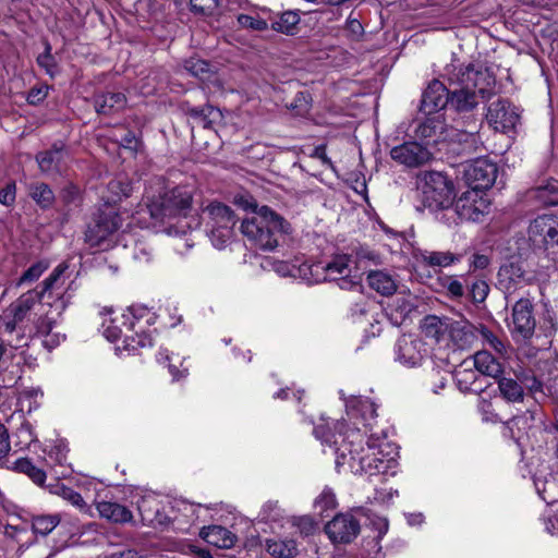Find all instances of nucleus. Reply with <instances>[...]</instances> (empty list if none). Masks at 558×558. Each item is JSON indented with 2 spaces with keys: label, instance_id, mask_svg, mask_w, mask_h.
Listing matches in <instances>:
<instances>
[{
  "label": "nucleus",
  "instance_id": "52",
  "mask_svg": "<svg viewBox=\"0 0 558 558\" xmlns=\"http://www.w3.org/2000/svg\"><path fill=\"white\" fill-rule=\"evenodd\" d=\"M219 0H190L191 10L196 14L211 15L218 7Z\"/></svg>",
  "mask_w": 558,
  "mask_h": 558
},
{
  "label": "nucleus",
  "instance_id": "4",
  "mask_svg": "<svg viewBox=\"0 0 558 558\" xmlns=\"http://www.w3.org/2000/svg\"><path fill=\"white\" fill-rule=\"evenodd\" d=\"M242 234L256 247L272 251L278 246L279 235L290 232V223L267 206L241 223Z\"/></svg>",
  "mask_w": 558,
  "mask_h": 558
},
{
  "label": "nucleus",
  "instance_id": "40",
  "mask_svg": "<svg viewBox=\"0 0 558 558\" xmlns=\"http://www.w3.org/2000/svg\"><path fill=\"white\" fill-rule=\"evenodd\" d=\"M130 330L134 331V335L125 336V349L126 350H136L138 348L153 347L154 340L150 333L136 330L135 324L131 323Z\"/></svg>",
  "mask_w": 558,
  "mask_h": 558
},
{
  "label": "nucleus",
  "instance_id": "30",
  "mask_svg": "<svg viewBox=\"0 0 558 558\" xmlns=\"http://www.w3.org/2000/svg\"><path fill=\"white\" fill-rule=\"evenodd\" d=\"M186 112L195 123L204 129H213L214 125L222 119L221 111L210 105L204 107H191Z\"/></svg>",
  "mask_w": 558,
  "mask_h": 558
},
{
  "label": "nucleus",
  "instance_id": "27",
  "mask_svg": "<svg viewBox=\"0 0 558 558\" xmlns=\"http://www.w3.org/2000/svg\"><path fill=\"white\" fill-rule=\"evenodd\" d=\"M462 254H454L449 251L447 252H438V251H421L416 258L420 263L429 266V267H449L452 264L459 263L462 259Z\"/></svg>",
  "mask_w": 558,
  "mask_h": 558
},
{
  "label": "nucleus",
  "instance_id": "17",
  "mask_svg": "<svg viewBox=\"0 0 558 558\" xmlns=\"http://www.w3.org/2000/svg\"><path fill=\"white\" fill-rule=\"evenodd\" d=\"M68 269L65 263L59 264L48 278L43 281V288L37 291L43 300H47V304L51 305L50 299L56 298V310L59 314L65 308V302L63 300V290L65 284L64 272Z\"/></svg>",
  "mask_w": 558,
  "mask_h": 558
},
{
  "label": "nucleus",
  "instance_id": "12",
  "mask_svg": "<svg viewBox=\"0 0 558 558\" xmlns=\"http://www.w3.org/2000/svg\"><path fill=\"white\" fill-rule=\"evenodd\" d=\"M452 205L461 219L477 221L488 210L489 202L485 193L469 189Z\"/></svg>",
  "mask_w": 558,
  "mask_h": 558
},
{
  "label": "nucleus",
  "instance_id": "13",
  "mask_svg": "<svg viewBox=\"0 0 558 558\" xmlns=\"http://www.w3.org/2000/svg\"><path fill=\"white\" fill-rule=\"evenodd\" d=\"M360 529V522L351 513H340L326 524L325 532L333 544H348L359 535Z\"/></svg>",
  "mask_w": 558,
  "mask_h": 558
},
{
  "label": "nucleus",
  "instance_id": "6",
  "mask_svg": "<svg viewBox=\"0 0 558 558\" xmlns=\"http://www.w3.org/2000/svg\"><path fill=\"white\" fill-rule=\"evenodd\" d=\"M417 190L422 204L430 210H439L453 204V184L441 172L425 171L417 177Z\"/></svg>",
  "mask_w": 558,
  "mask_h": 558
},
{
  "label": "nucleus",
  "instance_id": "57",
  "mask_svg": "<svg viewBox=\"0 0 558 558\" xmlns=\"http://www.w3.org/2000/svg\"><path fill=\"white\" fill-rule=\"evenodd\" d=\"M48 86H35L33 87L27 95V101L31 105H38L41 101L45 100V98L48 96Z\"/></svg>",
  "mask_w": 558,
  "mask_h": 558
},
{
  "label": "nucleus",
  "instance_id": "16",
  "mask_svg": "<svg viewBox=\"0 0 558 558\" xmlns=\"http://www.w3.org/2000/svg\"><path fill=\"white\" fill-rule=\"evenodd\" d=\"M512 333L514 338L520 337L523 340L530 339L535 330V318L533 316V305L527 299H520L512 308Z\"/></svg>",
  "mask_w": 558,
  "mask_h": 558
},
{
  "label": "nucleus",
  "instance_id": "43",
  "mask_svg": "<svg viewBox=\"0 0 558 558\" xmlns=\"http://www.w3.org/2000/svg\"><path fill=\"white\" fill-rule=\"evenodd\" d=\"M478 335L482 337L483 342L493 350H495L498 354H500L501 356H505L507 354V344L487 327L481 326L478 328Z\"/></svg>",
  "mask_w": 558,
  "mask_h": 558
},
{
  "label": "nucleus",
  "instance_id": "38",
  "mask_svg": "<svg viewBox=\"0 0 558 558\" xmlns=\"http://www.w3.org/2000/svg\"><path fill=\"white\" fill-rule=\"evenodd\" d=\"M457 384L461 391L481 393L485 387L473 371H462L457 374Z\"/></svg>",
  "mask_w": 558,
  "mask_h": 558
},
{
  "label": "nucleus",
  "instance_id": "64",
  "mask_svg": "<svg viewBox=\"0 0 558 558\" xmlns=\"http://www.w3.org/2000/svg\"><path fill=\"white\" fill-rule=\"evenodd\" d=\"M291 107L293 109L300 108L302 111L308 110V100L304 93H298L295 97V104H292Z\"/></svg>",
  "mask_w": 558,
  "mask_h": 558
},
{
  "label": "nucleus",
  "instance_id": "29",
  "mask_svg": "<svg viewBox=\"0 0 558 558\" xmlns=\"http://www.w3.org/2000/svg\"><path fill=\"white\" fill-rule=\"evenodd\" d=\"M450 326L451 320L449 318L428 315L424 318L421 328L426 338L439 342L449 333Z\"/></svg>",
  "mask_w": 558,
  "mask_h": 558
},
{
  "label": "nucleus",
  "instance_id": "48",
  "mask_svg": "<svg viewBox=\"0 0 558 558\" xmlns=\"http://www.w3.org/2000/svg\"><path fill=\"white\" fill-rule=\"evenodd\" d=\"M441 286L447 291V294L452 299H461L464 296V284L454 276L444 277L441 279Z\"/></svg>",
  "mask_w": 558,
  "mask_h": 558
},
{
  "label": "nucleus",
  "instance_id": "47",
  "mask_svg": "<svg viewBox=\"0 0 558 558\" xmlns=\"http://www.w3.org/2000/svg\"><path fill=\"white\" fill-rule=\"evenodd\" d=\"M60 198L69 209L77 207L82 201L80 189L74 184H68L61 190Z\"/></svg>",
  "mask_w": 558,
  "mask_h": 558
},
{
  "label": "nucleus",
  "instance_id": "1",
  "mask_svg": "<svg viewBox=\"0 0 558 558\" xmlns=\"http://www.w3.org/2000/svg\"><path fill=\"white\" fill-rule=\"evenodd\" d=\"M449 82L448 110L457 114L462 134L475 142L482 122L475 114L481 100H487L495 94L494 74L482 65L474 64L446 68Z\"/></svg>",
  "mask_w": 558,
  "mask_h": 558
},
{
  "label": "nucleus",
  "instance_id": "61",
  "mask_svg": "<svg viewBox=\"0 0 558 558\" xmlns=\"http://www.w3.org/2000/svg\"><path fill=\"white\" fill-rule=\"evenodd\" d=\"M490 263V259L487 255L484 254H473L472 259L470 262V268L473 270L485 269Z\"/></svg>",
  "mask_w": 558,
  "mask_h": 558
},
{
  "label": "nucleus",
  "instance_id": "22",
  "mask_svg": "<svg viewBox=\"0 0 558 558\" xmlns=\"http://www.w3.org/2000/svg\"><path fill=\"white\" fill-rule=\"evenodd\" d=\"M125 106L126 97L120 92H105L94 97V107L98 114H113L123 110Z\"/></svg>",
  "mask_w": 558,
  "mask_h": 558
},
{
  "label": "nucleus",
  "instance_id": "44",
  "mask_svg": "<svg viewBox=\"0 0 558 558\" xmlns=\"http://www.w3.org/2000/svg\"><path fill=\"white\" fill-rule=\"evenodd\" d=\"M37 63L50 77H54L59 73L58 64L51 53V46L49 43H46L45 51L37 57Z\"/></svg>",
  "mask_w": 558,
  "mask_h": 558
},
{
  "label": "nucleus",
  "instance_id": "62",
  "mask_svg": "<svg viewBox=\"0 0 558 558\" xmlns=\"http://www.w3.org/2000/svg\"><path fill=\"white\" fill-rule=\"evenodd\" d=\"M48 458L57 464L62 465L66 460V454L60 447H56L48 453Z\"/></svg>",
  "mask_w": 558,
  "mask_h": 558
},
{
  "label": "nucleus",
  "instance_id": "25",
  "mask_svg": "<svg viewBox=\"0 0 558 558\" xmlns=\"http://www.w3.org/2000/svg\"><path fill=\"white\" fill-rule=\"evenodd\" d=\"M368 286L384 296H390L398 289V281L395 275L387 270H371L367 274Z\"/></svg>",
  "mask_w": 558,
  "mask_h": 558
},
{
  "label": "nucleus",
  "instance_id": "31",
  "mask_svg": "<svg viewBox=\"0 0 558 558\" xmlns=\"http://www.w3.org/2000/svg\"><path fill=\"white\" fill-rule=\"evenodd\" d=\"M28 195L41 209L51 208L56 201L52 189L44 182L31 183L28 186Z\"/></svg>",
  "mask_w": 558,
  "mask_h": 558
},
{
  "label": "nucleus",
  "instance_id": "28",
  "mask_svg": "<svg viewBox=\"0 0 558 558\" xmlns=\"http://www.w3.org/2000/svg\"><path fill=\"white\" fill-rule=\"evenodd\" d=\"M474 366L482 375L493 378H499L504 373L502 364L499 360L486 350L474 354Z\"/></svg>",
  "mask_w": 558,
  "mask_h": 558
},
{
  "label": "nucleus",
  "instance_id": "51",
  "mask_svg": "<svg viewBox=\"0 0 558 558\" xmlns=\"http://www.w3.org/2000/svg\"><path fill=\"white\" fill-rule=\"evenodd\" d=\"M59 495L66 501H69L72 506L76 507L82 511L87 510V505L84 501L82 495L74 489L62 486L59 488Z\"/></svg>",
  "mask_w": 558,
  "mask_h": 558
},
{
  "label": "nucleus",
  "instance_id": "46",
  "mask_svg": "<svg viewBox=\"0 0 558 558\" xmlns=\"http://www.w3.org/2000/svg\"><path fill=\"white\" fill-rule=\"evenodd\" d=\"M469 295L474 303H483L489 293V286L484 279H475L468 287Z\"/></svg>",
  "mask_w": 558,
  "mask_h": 558
},
{
  "label": "nucleus",
  "instance_id": "33",
  "mask_svg": "<svg viewBox=\"0 0 558 558\" xmlns=\"http://www.w3.org/2000/svg\"><path fill=\"white\" fill-rule=\"evenodd\" d=\"M43 300L37 291H28L21 295L11 306L10 313L16 320H23L37 301Z\"/></svg>",
  "mask_w": 558,
  "mask_h": 558
},
{
  "label": "nucleus",
  "instance_id": "63",
  "mask_svg": "<svg viewBox=\"0 0 558 558\" xmlns=\"http://www.w3.org/2000/svg\"><path fill=\"white\" fill-rule=\"evenodd\" d=\"M314 434L317 438L322 439L323 441L325 442H333V444H337V440L332 438L335 437L333 434H330V433H326L324 427L322 426H317L314 428Z\"/></svg>",
  "mask_w": 558,
  "mask_h": 558
},
{
  "label": "nucleus",
  "instance_id": "20",
  "mask_svg": "<svg viewBox=\"0 0 558 558\" xmlns=\"http://www.w3.org/2000/svg\"><path fill=\"white\" fill-rule=\"evenodd\" d=\"M391 158L407 167H418L432 158V153L416 142H408L390 150Z\"/></svg>",
  "mask_w": 558,
  "mask_h": 558
},
{
  "label": "nucleus",
  "instance_id": "35",
  "mask_svg": "<svg viewBox=\"0 0 558 558\" xmlns=\"http://www.w3.org/2000/svg\"><path fill=\"white\" fill-rule=\"evenodd\" d=\"M267 551L278 558H292L298 555V547L292 539H267L266 541Z\"/></svg>",
  "mask_w": 558,
  "mask_h": 558
},
{
  "label": "nucleus",
  "instance_id": "14",
  "mask_svg": "<svg viewBox=\"0 0 558 558\" xmlns=\"http://www.w3.org/2000/svg\"><path fill=\"white\" fill-rule=\"evenodd\" d=\"M486 119L496 131L505 133L515 128L520 114L509 101L498 99L488 107Z\"/></svg>",
  "mask_w": 558,
  "mask_h": 558
},
{
  "label": "nucleus",
  "instance_id": "45",
  "mask_svg": "<svg viewBox=\"0 0 558 558\" xmlns=\"http://www.w3.org/2000/svg\"><path fill=\"white\" fill-rule=\"evenodd\" d=\"M16 437L19 439L17 445L21 448H28L32 444L37 442V435L28 421H23L21 426L16 430Z\"/></svg>",
  "mask_w": 558,
  "mask_h": 558
},
{
  "label": "nucleus",
  "instance_id": "56",
  "mask_svg": "<svg viewBox=\"0 0 558 558\" xmlns=\"http://www.w3.org/2000/svg\"><path fill=\"white\" fill-rule=\"evenodd\" d=\"M16 186L14 182L8 183L0 191V204L11 206L15 202Z\"/></svg>",
  "mask_w": 558,
  "mask_h": 558
},
{
  "label": "nucleus",
  "instance_id": "58",
  "mask_svg": "<svg viewBox=\"0 0 558 558\" xmlns=\"http://www.w3.org/2000/svg\"><path fill=\"white\" fill-rule=\"evenodd\" d=\"M54 324V318L49 317L48 315L40 317L36 323V335L44 337L45 335L52 332Z\"/></svg>",
  "mask_w": 558,
  "mask_h": 558
},
{
  "label": "nucleus",
  "instance_id": "15",
  "mask_svg": "<svg viewBox=\"0 0 558 558\" xmlns=\"http://www.w3.org/2000/svg\"><path fill=\"white\" fill-rule=\"evenodd\" d=\"M69 150L62 143H54L49 149L39 151L36 161L40 171L47 175H61L66 169Z\"/></svg>",
  "mask_w": 558,
  "mask_h": 558
},
{
  "label": "nucleus",
  "instance_id": "49",
  "mask_svg": "<svg viewBox=\"0 0 558 558\" xmlns=\"http://www.w3.org/2000/svg\"><path fill=\"white\" fill-rule=\"evenodd\" d=\"M238 23L241 27L252 31H265L268 27V24L265 20L260 19L257 14H239Z\"/></svg>",
  "mask_w": 558,
  "mask_h": 558
},
{
  "label": "nucleus",
  "instance_id": "21",
  "mask_svg": "<svg viewBox=\"0 0 558 558\" xmlns=\"http://www.w3.org/2000/svg\"><path fill=\"white\" fill-rule=\"evenodd\" d=\"M423 343L411 336H402L397 342V359L404 365H418L423 359Z\"/></svg>",
  "mask_w": 558,
  "mask_h": 558
},
{
  "label": "nucleus",
  "instance_id": "19",
  "mask_svg": "<svg viewBox=\"0 0 558 558\" xmlns=\"http://www.w3.org/2000/svg\"><path fill=\"white\" fill-rule=\"evenodd\" d=\"M448 107L449 86H445L442 82L436 78L430 81L422 95L421 111L430 114L439 112L441 109H448Z\"/></svg>",
  "mask_w": 558,
  "mask_h": 558
},
{
  "label": "nucleus",
  "instance_id": "2",
  "mask_svg": "<svg viewBox=\"0 0 558 558\" xmlns=\"http://www.w3.org/2000/svg\"><path fill=\"white\" fill-rule=\"evenodd\" d=\"M347 438L336 451L335 463L339 473L350 472L371 477L384 474L390 468L391 460L383 458L379 445L369 439L366 447L363 446L359 430L350 432Z\"/></svg>",
  "mask_w": 558,
  "mask_h": 558
},
{
  "label": "nucleus",
  "instance_id": "26",
  "mask_svg": "<svg viewBox=\"0 0 558 558\" xmlns=\"http://www.w3.org/2000/svg\"><path fill=\"white\" fill-rule=\"evenodd\" d=\"M96 509L101 518L113 523H128L133 519L131 510L118 502L99 501Z\"/></svg>",
  "mask_w": 558,
  "mask_h": 558
},
{
  "label": "nucleus",
  "instance_id": "39",
  "mask_svg": "<svg viewBox=\"0 0 558 558\" xmlns=\"http://www.w3.org/2000/svg\"><path fill=\"white\" fill-rule=\"evenodd\" d=\"M13 470L27 475L37 485H43L46 481V473L34 465L28 458L17 459L14 462Z\"/></svg>",
  "mask_w": 558,
  "mask_h": 558
},
{
  "label": "nucleus",
  "instance_id": "34",
  "mask_svg": "<svg viewBox=\"0 0 558 558\" xmlns=\"http://www.w3.org/2000/svg\"><path fill=\"white\" fill-rule=\"evenodd\" d=\"M497 379L498 388L504 399L508 402H520L523 400L524 392L520 381L502 376Z\"/></svg>",
  "mask_w": 558,
  "mask_h": 558
},
{
  "label": "nucleus",
  "instance_id": "24",
  "mask_svg": "<svg viewBox=\"0 0 558 558\" xmlns=\"http://www.w3.org/2000/svg\"><path fill=\"white\" fill-rule=\"evenodd\" d=\"M201 537L208 544L217 548H231L236 542V535L221 525H210L203 527Z\"/></svg>",
  "mask_w": 558,
  "mask_h": 558
},
{
  "label": "nucleus",
  "instance_id": "8",
  "mask_svg": "<svg viewBox=\"0 0 558 558\" xmlns=\"http://www.w3.org/2000/svg\"><path fill=\"white\" fill-rule=\"evenodd\" d=\"M122 227L121 215L110 206H105L94 217L84 233V241L90 247H98Z\"/></svg>",
  "mask_w": 558,
  "mask_h": 558
},
{
  "label": "nucleus",
  "instance_id": "37",
  "mask_svg": "<svg viewBox=\"0 0 558 558\" xmlns=\"http://www.w3.org/2000/svg\"><path fill=\"white\" fill-rule=\"evenodd\" d=\"M61 521L60 514H40L32 520V530L36 535L47 536Z\"/></svg>",
  "mask_w": 558,
  "mask_h": 558
},
{
  "label": "nucleus",
  "instance_id": "59",
  "mask_svg": "<svg viewBox=\"0 0 558 558\" xmlns=\"http://www.w3.org/2000/svg\"><path fill=\"white\" fill-rule=\"evenodd\" d=\"M43 338V345L48 350H52L57 348L65 339V336L52 331L50 333L45 335Z\"/></svg>",
  "mask_w": 558,
  "mask_h": 558
},
{
  "label": "nucleus",
  "instance_id": "54",
  "mask_svg": "<svg viewBox=\"0 0 558 558\" xmlns=\"http://www.w3.org/2000/svg\"><path fill=\"white\" fill-rule=\"evenodd\" d=\"M117 320V318L105 319L101 324L104 336L111 342L117 341L122 335V329L116 324Z\"/></svg>",
  "mask_w": 558,
  "mask_h": 558
},
{
  "label": "nucleus",
  "instance_id": "32",
  "mask_svg": "<svg viewBox=\"0 0 558 558\" xmlns=\"http://www.w3.org/2000/svg\"><path fill=\"white\" fill-rule=\"evenodd\" d=\"M518 380L521 383L523 389H527L536 401L546 398L547 393L545 389L550 392V388L531 372H521L518 375Z\"/></svg>",
  "mask_w": 558,
  "mask_h": 558
},
{
  "label": "nucleus",
  "instance_id": "42",
  "mask_svg": "<svg viewBox=\"0 0 558 558\" xmlns=\"http://www.w3.org/2000/svg\"><path fill=\"white\" fill-rule=\"evenodd\" d=\"M299 21L300 17L296 13L287 11L271 23V28L282 34H292Z\"/></svg>",
  "mask_w": 558,
  "mask_h": 558
},
{
  "label": "nucleus",
  "instance_id": "10",
  "mask_svg": "<svg viewBox=\"0 0 558 558\" xmlns=\"http://www.w3.org/2000/svg\"><path fill=\"white\" fill-rule=\"evenodd\" d=\"M529 240L537 248L558 244V219L553 215H542L531 221Z\"/></svg>",
  "mask_w": 558,
  "mask_h": 558
},
{
  "label": "nucleus",
  "instance_id": "7",
  "mask_svg": "<svg viewBox=\"0 0 558 558\" xmlns=\"http://www.w3.org/2000/svg\"><path fill=\"white\" fill-rule=\"evenodd\" d=\"M416 136L425 140L427 144H437L446 141H468L464 134L461 132L460 122L453 126H448L445 121L444 114L440 112H434L422 121L416 130Z\"/></svg>",
  "mask_w": 558,
  "mask_h": 558
},
{
  "label": "nucleus",
  "instance_id": "36",
  "mask_svg": "<svg viewBox=\"0 0 558 558\" xmlns=\"http://www.w3.org/2000/svg\"><path fill=\"white\" fill-rule=\"evenodd\" d=\"M183 68L192 76L205 82L209 81L214 75L213 66L205 60L198 58H190L184 61Z\"/></svg>",
  "mask_w": 558,
  "mask_h": 558
},
{
  "label": "nucleus",
  "instance_id": "3",
  "mask_svg": "<svg viewBox=\"0 0 558 558\" xmlns=\"http://www.w3.org/2000/svg\"><path fill=\"white\" fill-rule=\"evenodd\" d=\"M196 190L190 185H179L168 190L161 178L153 180L146 189V208L155 220L186 217L193 207Z\"/></svg>",
  "mask_w": 558,
  "mask_h": 558
},
{
  "label": "nucleus",
  "instance_id": "55",
  "mask_svg": "<svg viewBox=\"0 0 558 558\" xmlns=\"http://www.w3.org/2000/svg\"><path fill=\"white\" fill-rule=\"evenodd\" d=\"M338 287L342 290H360L361 280L356 276H351L350 272L340 276L335 280Z\"/></svg>",
  "mask_w": 558,
  "mask_h": 558
},
{
  "label": "nucleus",
  "instance_id": "41",
  "mask_svg": "<svg viewBox=\"0 0 558 558\" xmlns=\"http://www.w3.org/2000/svg\"><path fill=\"white\" fill-rule=\"evenodd\" d=\"M109 192L116 197L113 202L122 197H129L133 191L132 182L125 175H118L108 183Z\"/></svg>",
  "mask_w": 558,
  "mask_h": 558
},
{
  "label": "nucleus",
  "instance_id": "53",
  "mask_svg": "<svg viewBox=\"0 0 558 558\" xmlns=\"http://www.w3.org/2000/svg\"><path fill=\"white\" fill-rule=\"evenodd\" d=\"M48 268V265L44 262H38L32 265L20 278L19 284H24L37 280L44 271Z\"/></svg>",
  "mask_w": 558,
  "mask_h": 558
},
{
  "label": "nucleus",
  "instance_id": "23",
  "mask_svg": "<svg viewBox=\"0 0 558 558\" xmlns=\"http://www.w3.org/2000/svg\"><path fill=\"white\" fill-rule=\"evenodd\" d=\"M448 335L458 349L466 350L477 340L478 328L466 322H451Z\"/></svg>",
  "mask_w": 558,
  "mask_h": 558
},
{
  "label": "nucleus",
  "instance_id": "11",
  "mask_svg": "<svg viewBox=\"0 0 558 558\" xmlns=\"http://www.w3.org/2000/svg\"><path fill=\"white\" fill-rule=\"evenodd\" d=\"M529 281L523 263L519 260H508L504 263L497 272L496 287L502 293L508 295L523 288Z\"/></svg>",
  "mask_w": 558,
  "mask_h": 558
},
{
  "label": "nucleus",
  "instance_id": "50",
  "mask_svg": "<svg viewBox=\"0 0 558 558\" xmlns=\"http://www.w3.org/2000/svg\"><path fill=\"white\" fill-rule=\"evenodd\" d=\"M337 505L336 496L330 488H325L316 498L314 507L323 514L325 511L333 509Z\"/></svg>",
  "mask_w": 558,
  "mask_h": 558
},
{
  "label": "nucleus",
  "instance_id": "18",
  "mask_svg": "<svg viewBox=\"0 0 558 558\" xmlns=\"http://www.w3.org/2000/svg\"><path fill=\"white\" fill-rule=\"evenodd\" d=\"M350 256L339 255L326 265H303L302 268L299 269V272L302 274L305 270H310L311 274L315 276V282L337 280L338 277L350 272Z\"/></svg>",
  "mask_w": 558,
  "mask_h": 558
},
{
  "label": "nucleus",
  "instance_id": "9",
  "mask_svg": "<svg viewBox=\"0 0 558 558\" xmlns=\"http://www.w3.org/2000/svg\"><path fill=\"white\" fill-rule=\"evenodd\" d=\"M497 166L487 158H477L466 166L464 179L470 190L484 193L497 178Z\"/></svg>",
  "mask_w": 558,
  "mask_h": 558
},
{
  "label": "nucleus",
  "instance_id": "5",
  "mask_svg": "<svg viewBox=\"0 0 558 558\" xmlns=\"http://www.w3.org/2000/svg\"><path fill=\"white\" fill-rule=\"evenodd\" d=\"M201 220L205 223L213 245L219 250L226 247L232 239L236 222L234 211L222 203L211 202L202 209Z\"/></svg>",
  "mask_w": 558,
  "mask_h": 558
},
{
  "label": "nucleus",
  "instance_id": "60",
  "mask_svg": "<svg viewBox=\"0 0 558 558\" xmlns=\"http://www.w3.org/2000/svg\"><path fill=\"white\" fill-rule=\"evenodd\" d=\"M11 449L10 437L7 427L0 423V459L8 456Z\"/></svg>",
  "mask_w": 558,
  "mask_h": 558
}]
</instances>
